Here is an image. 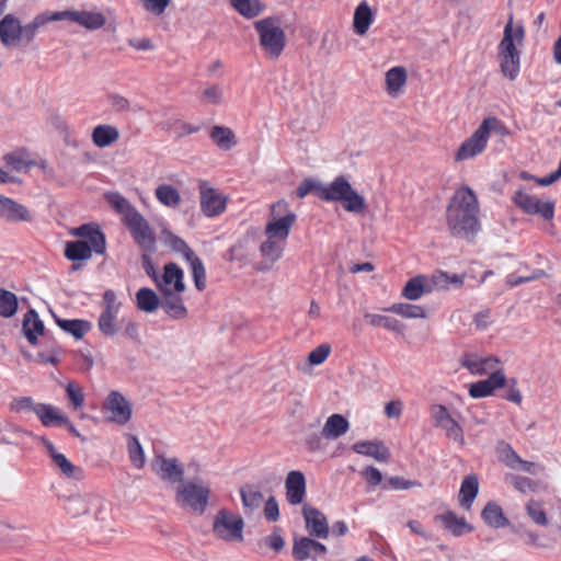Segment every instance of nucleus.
Here are the masks:
<instances>
[{
    "label": "nucleus",
    "mask_w": 561,
    "mask_h": 561,
    "mask_svg": "<svg viewBox=\"0 0 561 561\" xmlns=\"http://www.w3.org/2000/svg\"><path fill=\"white\" fill-rule=\"evenodd\" d=\"M243 508L247 513L257 510L264 502V496L259 488L254 485H244L240 489Z\"/></svg>",
    "instance_id": "nucleus-41"
},
{
    "label": "nucleus",
    "mask_w": 561,
    "mask_h": 561,
    "mask_svg": "<svg viewBox=\"0 0 561 561\" xmlns=\"http://www.w3.org/2000/svg\"><path fill=\"white\" fill-rule=\"evenodd\" d=\"M154 196L160 204L169 208H176L182 202L180 192L170 184H160L154 190Z\"/></svg>",
    "instance_id": "nucleus-39"
},
{
    "label": "nucleus",
    "mask_w": 561,
    "mask_h": 561,
    "mask_svg": "<svg viewBox=\"0 0 561 561\" xmlns=\"http://www.w3.org/2000/svg\"><path fill=\"white\" fill-rule=\"evenodd\" d=\"M124 224L131 232L136 242L146 251H150L154 248L156 238L152 229L144 216L136 210L131 213L130 217L125 219Z\"/></svg>",
    "instance_id": "nucleus-19"
},
{
    "label": "nucleus",
    "mask_w": 561,
    "mask_h": 561,
    "mask_svg": "<svg viewBox=\"0 0 561 561\" xmlns=\"http://www.w3.org/2000/svg\"><path fill=\"white\" fill-rule=\"evenodd\" d=\"M360 473L367 483L373 488H376L382 481V473L376 467L368 466L364 468Z\"/></svg>",
    "instance_id": "nucleus-64"
},
{
    "label": "nucleus",
    "mask_w": 561,
    "mask_h": 561,
    "mask_svg": "<svg viewBox=\"0 0 561 561\" xmlns=\"http://www.w3.org/2000/svg\"><path fill=\"white\" fill-rule=\"evenodd\" d=\"M16 296L11 291L0 289V316L10 318L16 313Z\"/></svg>",
    "instance_id": "nucleus-52"
},
{
    "label": "nucleus",
    "mask_w": 561,
    "mask_h": 561,
    "mask_svg": "<svg viewBox=\"0 0 561 561\" xmlns=\"http://www.w3.org/2000/svg\"><path fill=\"white\" fill-rule=\"evenodd\" d=\"M136 302L140 310L151 313L158 309L160 299L152 289L141 288L136 294Z\"/></svg>",
    "instance_id": "nucleus-47"
},
{
    "label": "nucleus",
    "mask_w": 561,
    "mask_h": 561,
    "mask_svg": "<svg viewBox=\"0 0 561 561\" xmlns=\"http://www.w3.org/2000/svg\"><path fill=\"white\" fill-rule=\"evenodd\" d=\"M61 20L71 21L89 31L99 30L106 22L104 14L95 10H67L49 13L50 22Z\"/></svg>",
    "instance_id": "nucleus-13"
},
{
    "label": "nucleus",
    "mask_w": 561,
    "mask_h": 561,
    "mask_svg": "<svg viewBox=\"0 0 561 561\" xmlns=\"http://www.w3.org/2000/svg\"><path fill=\"white\" fill-rule=\"evenodd\" d=\"M65 511L72 518L91 525H106L111 520V504L101 494L76 493L65 500Z\"/></svg>",
    "instance_id": "nucleus-4"
},
{
    "label": "nucleus",
    "mask_w": 561,
    "mask_h": 561,
    "mask_svg": "<svg viewBox=\"0 0 561 561\" xmlns=\"http://www.w3.org/2000/svg\"><path fill=\"white\" fill-rule=\"evenodd\" d=\"M106 417L110 422L125 425L131 419V404L118 391H112L107 396L103 405Z\"/></svg>",
    "instance_id": "nucleus-18"
},
{
    "label": "nucleus",
    "mask_w": 561,
    "mask_h": 561,
    "mask_svg": "<svg viewBox=\"0 0 561 561\" xmlns=\"http://www.w3.org/2000/svg\"><path fill=\"white\" fill-rule=\"evenodd\" d=\"M435 291L431 275H417L404 285L401 295L408 300H419L424 295Z\"/></svg>",
    "instance_id": "nucleus-26"
},
{
    "label": "nucleus",
    "mask_w": 561,
    "mask_h": 561,
    "mask_svg": "<svg viewBox=\"0 0 561 561\" xmlns=\"http://www.w3.org/2000/svg\"><path fill=\"white\" fill-rule=\"evenodd\" d=\"M302 516L306 522V528L311 536L327 538L329 536V524L322 512L310 506L304 505Z\"/></svg>",
    "instance_id": "nucleus-24"
},
{
    "label": "nucleus",
    "mask_w": 561,
    "mask_h": 561,
    "mask_svg": "<svg viewBox=\"0 0 561 561\" xmlns=\"http://www.w3.org/2000/svg\"><path fill=\"white\" fill-rule=\"evenodd\" d=\"M502 460L510 469L529 474H536L540 469L539 465L522 459L510 446L504 449Z\"/></svg>",
    "instance_id": "nucleus-30"
},
{
    "label": "nucleus",
    "mask_w": 561,
    "mask_h": 561,
    "mask_svg": "<svg viewBox=\"0 0 561 561\" xmlns=\"http://www.w3.org/2000/svg\"><path fill=\"white\" fill-rule=\"evenodd\" d=\"M244 526L240 514L222 507L213 517L211 533L216 539L226 543H241L244 540Z\"/></svg>",
    "instance_id": "nucleus-8"
},
{
    "label": "nucleus",
    "mask_w": 561,
    "mask_h": 561,
    "mask_svg": "<svg viewBox=\"0 0 561 561\" xmlns=\"http://www.w3.org/2000/svg\"><path fill=\"white\" fill-rule=\"evenodd\" d=\"M192 270L193 279L198 290H203L206 287V272L202 261L194 254L192 257L186 260Z\"/></svg>",
    "instance_id": "nucleus-53"
},
{
    "label": "nucleus",
    "mask_w": 561,
    "mask_h": 561,
    "mask_svg": "<svg viewBox=\"0 0 561 561\" xmlns=\"http://www.w3.org/2000/svg\"><path fill=\"white\" fill-rule=\"evenodd\" d=\"M459 365L467 369L472 376H484L494 370H502L497 368L500 359L495 356H484L481 353L469 351L459 356Z\"/></svg>",
    "instance_id": "nucleus-16"
},
{
    "label": "nucleus",
    "mask_w": 561,
    "mask_h": 561,
    "mask_svg": "<svg viewBox=\"0 0 561 561\" xmlns=\"http://www.w3.org/2000/svg\"><path fill=\"white\" fill-rule=\"evenodd\" d=\"M352 449L378 462H387L390 458L389 448L380 440H359L352 446Z\"/></svg>",
    "instance_id": "nucleus-28"
},
{
    "label": "nucleus",
    "mask_w": 561,
    "mask_h": 561,
    "mask_svg": "<svg viewBox=\"0 0 561 561\" xmlns=\"http://www.w3.org/2000/svg\"><path fill=\"white\" fill-rule=\"evenodd\" d=\"M350 428V422L341 414L329 416L322 427L321 434L327 439H337Z\"/></svg>",
    "instance_id": "nucleus-31"
},
{
    "label": "nucleus",
    "mask_w": 561,
    "mask_h": 561,
    "mask_svg": "<svg viewBox=\"0 0 561 561\" xmlns=\"http://www.w3.org/2000/svg\"><path fill=\"white\" fill-rule=\"evenodd\" d=\"M501 123L495 117L485 118L477 130L465 140L456 152V161H465L482 153L486 147L491 131H500Z\"/></svg>",
    "instance_id": "nucleus-11"
},
{
    "label": "nucleus",
    "mask_w": 561,
    "mask_h": 561,
    "mask_svg": "<svg viewBox=\"0 0 561 561\" xmlns=\"http://www.w3.org/2000/svg\"><path fill=\"white\" fill-rule=\"evenodd\" d=\"M152 470L164 482L181 484L184 478V467L178 458L158 456L152 462Z\"/></svg>",
    "instance_id": "nucleus-20"
},
{
    "label": "nucleus",
    "mask_w": 561,
    "mask_h": 561,
    "mask_svg": "<svg viewBox=\"0 0 561 561\" xmlns=\"http://www.w3.org/2000/svg\"><path fill=\"white\" fill-rule=\"evenodd\" d=\"M66 391L73 409H79L83 405L84 393L83 390L78 385H76L75 382H69L66 386Z\"/></svg>",
    "instance_id": "nucleus-61"
},
{
    "label": "nucleus",
    "mask_w": 561,
    "mask_h": 561,
    "mask_svg": "<svg viewBox=\"0 0 561 561\" xmlns=\"http://www.w3.org/2000/svg\"><path fill=\"white\" fill-rule=\"evenodd\" d=\"M331 353V346L329 344H321L312 350L308 355V362L312 366H319L323 364Z\"/></svg>",
    "instance_id": "nucleus-58"
},
{
    "label": "nucleus",
    "mask_w": 561,
    "mask_h": 561,
    "mask_svg": "<svg viewBox=\"0 0 561 561\" xmlns=\"http://www.w3.org/2000/svg\"><path fill=\"white\" fill-rule=\"evenodd\" d=\"M94 251L88 247V241L77 240L66 243L65 256L70 261H85L92 256Z\"/></svg>",
    "instance_id": "nucleus-42"
},
{
    "label": "nucleus",
    "mask_w": 561,
    "mask_h": 561,
    "mask_svg": "<svg viewBox=\"0 0 561 561\" xmlns=\"http://www.w3.org/2000/svg\"><path fill=\"white\" fill-rule=\"evenodd\" d=\"M119 138V131L112 125H99L92 131V140L99 148H105Z\"/></svg>",
    "instance_id": "nucleus-37"
},
{
    "label": "nucleus",
    "mask_w": 561,
    "mask_h": 561,
    "mask_svg": "<svg viewBox=\"0 0 561 561\" xmlns=\"http://www.w3.org/2000/svg\"><path fill=\"white\" fill-rule=\"evenodd\" d=\"M23 332L31 344H36L37 337L44 333V323L34 310L24 316Z\"/></svg>",
    "instance_id": "nucleus-34"
},
{
    "label": "nucleus",
    "mask_w": 561,
    "mask_h": 561,
    "mask_svg": "<svg viewBox=\"0 0 561 561\" xmlns=\"http://www.w3.org/2000/svg\"><path fill=\"white\" fill-rule=\"evenodd\" d=\"M387 485L396 491L408 490L411 488L420 486L421 484L416 481L407 480L402 477H390L387 480Z\"/></svg>",
    "instance_id": "nucleus-63"
},
{
    "label": "nucleus",
    "mask_w": 561,
    "mask_h": 561,
    "mask_svg": "<svg viewBox=\"0 0 561 561\" xmlns=\"http://www.w3.org/2000/svg\"><path fill=\"white\" fill-rule=\"evenodd\" d=\"M479 490L478 478L476 476H468L463 479L459 491V504L465 510L469 511L477 497Z\"/></svg>",
    "instance_id": "nucleus-35"
},
{
    "label": "nucleus",
    "mask_w": 561,
    "mask_h": 561,
    "mask_svg": "<svg viewBox=\"0 0 561 561\" xmlns=\"http://www.w3.org/2000/svg\"><path fill=\"white\" fill-rule=\"evenodd\" d=\"M103 304L104 310L99 318L98 325L103 334L113 336L119 329L117 314L121 310L122 302L113 290H106L103 295Z\"/></svg>",
    "instance_id": "nucleus-15"
},
{
    "label": "nucleus",
    "mask_w": 561,
    "mask_h": 561,
    "mask_svg": "<svg viewBox=\"0 0 561 561\" xmlns=\"http://www.w3.org/2000/svg\"><path fill=\"white\" fill-rule=\"evenodd\" d=\"M70 234L88 241V247L94 253L103 254L105 251V236L95 224H87L70 230Z\"/></svg>",
    "instance_id": "nucleus-23"
},
{
    "label": "nucleus",
    "mask_w": 561,
    "mask_h": 561,
    "mask_svg": "<svg viewBox=\"0 0 561 561\" xmlns=\"http://www.w3.org/2000/svg\"><path fill=\"white\" fill-rule=\"evenodd\" d=\"M431 276L435 291L460 288L465 282V275L449 274L444 271H436Z\"/></svg>",
    "instance_id": "nucleus-36"
},
{
    "label": "nucleus",
    "mask_w": 561,
    "mask_h": 561,
    "mask_svg": "<svg viewBox=\"0 0 561 561\" xmlns=\"http://www.w3.org/2000/svg\"><path fill=\"white\" fill-rule=\"evenodd\" d=\"M199 207L204 216L208 218L220 216L225 213L228 196L219 192L209 182L198 181Z\"/></svg>",
    "instance_id": "nucleus-12"
},
{
    "label": "nucleus",
    "mask_w": 561,
    "mask_h": 561,
    "mask_svg": "<svg viewBox=\"0 0 561 561\" xmlns=\"http://www.w3.org/2000/svg\"><path fill=\"white\" fill-rule=\"evenodd\" d=\"M364 318L371 327L383 328L397 333L403 331V325L396 318L378 313H365Z\"/></svg>",
    "instance_id": "nucleus-46"
},
{
    "label": "nucleus",
    "mask_w": 561,
    "mask_h": 561,
    "mask_svg": "<svg viewBox=\"0 0 561 561\" xmlns=\"http://www.w3.org/2000/svg\"><path fill=\"white\" fill-rule=\"evenodd\" d=\"M36 415L44 426L68 423V416L59 408L50 404L41 403L36 409Z\"/></svg>",
    "instance_id": "nucleus-33"
},
{
    "label": "nucleus",
    "mask_w": 561,
    "mask_h": 561,
    "mask_svg": "<svg viewBox=\"0 0 561 561\" xmlns=\"http://www.w3.org/2000/svg\"><path fill=\"white\" fill-rule=\"evenodd\" d=\"M162 241L173 251L181 253L185 260H188L195 254L182 239L169 231L162 233Z\"/></svg>",
    "instance_id": "nucleus-51"
},
{
    "label": "nucleus",
    "mask_w": 561,
    "mask_h": 561,
    "mask_svg": "<svg viewBox=\"0 0 561 561\" xmlns=\"http://www.w3.org/2000/svg\"><path fill=\"white\" fill-rule=\"evenodd\" d=\"M321 182L306 179L299 183L296 190V194L298 197L304 198L309 193L313 192L320 198V187H322Z\"/></svg>",
    "instance_id": "nucleus-60"
},
{
    "label": "nucleus",
    "mask_w": 561,
    "mask_h": 561,
    "mask_svg": "<svg viewBox=\"0 0 561 561\" xmlns=\"http://www.w3.org/2000/svg\"><path fill=\"white\" fill-rule=\"evenodd\" d=\"M481 516L489 526L494 528H502L508 524V520L504 516L502 508L493 502H490L485 505Z\"/></svg>",
    "instance_id": "nucleus-45"
},
{
    "label": "nucleus",
    "mask_w": 561,
    "mask_h": 561,
    "mask_svg": "<svg viewBox=\"0 0 561 561\" xmlns=\"http://www.w3.org/2000/svg\"><path fill=\"white\" fill-rule=\"evenodd\" d=\"M296 220L297 215L286 201L279 199L271 205L264 228L265 240L260 245L262 261L257 266L259 271H270L282 259L286 241Z\"/></svg>",
    "instance_id": "nucleus-1"
},
{
    "label": "nucleus",
    "mask_w": 561,
    "mask_h": 561,
    "mask_svg": "<svg viewBox=\"0 0 561 561\" xmlns=\"http://www.w3.org/2000/svg\"><path fill=\"white\" fill-rule=\"evenodd\" d=\"M386 311L396 313L404 319H425L426 311L424 307L408 302H398L391 305Z\"/></svg>",
    "instance_id": "nucleus-44"
},
{
    "label": "nucleus",
    "mask_w": 561,
    "mask_h": 561,
    "mask_svg": "<svg viewBox=\"0 0 561 561\" xmlns=\"http://www.w3.org/2000/svg\"><path fill=\"white\" fill-rule=\"evenodd\" d=\"M505 479L516 491L520 493H527L535 490V483L529 478L507 474Z\"/></svg>",
    "instance_id": "nucleus-57"
},
{
    "label": "nucleus",
    "mask_w": 561,
    "mask_h": 561,
    "mask_svg": "<svg viewBox=\"0 0 561 561\" xmlns=\"http://www.w3.org/2000/svg\"><path fill=\"white\" fill-rule=\"evenodd\" d=\"M327 552V547L309 537L295 538L293 556L298 561L307 559L317 560L319 556Z\"/></svg>",
    "instance_id": "nucleus-25"
},
{
    "label": "nucleus",
    "mask_w": 561,
    "mask_h": 561,
    "mask_svg": "<svg viewBox=\"0 0 561 561\" xmlns=\"http://www.w3.org/2000/svg\"><path fill=\"white\" fill-rule=\"evenodd\" d=\"M105 199L115 210L122 215L123 221H125L127 217H130L131 213L137 210L124 196L118 193H106Z\"/></svg>",
    "instance_id": "nucleus-49"
},
{
    "label": "nucleus",
    "mask_w": 561,
    "mask_h": 561,
    "mask_svg": "<svg viewBox=\"0 0 561 561\" xmlns=\"http://www.w3.org/2000/svg\"><path fill=\"white\" fill-rule=\"evenodd\" d=\"M154 283L161 293L164 311L174 319H184L187 310L181 298L185 290L183 271L175 263H169L164 265L162 275L154 277Z\"/></svg>",
    "instance_id": "nucleus-3"
},
{
    "label": "nucleus",
    "mask_w": 561,
    "mask_h": 561,
    "mask_svg": "<svg viewBox=\"0 0 561 561\" xmlns=\"http://www.w3.org/2000/svg\"><path fill=\"white\" fill-rule=\"evenodd\" d=\"M0 218L9 222L31 221L32 215L26 207L0 195Z\"/></svg>",
    "instance_id": "nucleus-27"
},
{
    "label": "nucleus",
    "mask_w": 561,
    "mask_h": 561,
    "mask_svg": "<svg viewBox=\"0 0 561 561\" xmlns=\"http://www.w3.org/2000/svg\"><path fill=\"white\" fill-rule=\"evenodd\" d=\"M233 9L247 19H253L261 14L264 5L259 0H230Z\"/></svg>",
    "instance_id": "nucleus-48"
},
{
    "label": "nucleus",
    "mask_w": 561,
    "mask_h": 561,
    "mask_svg": "<svg viewBox=\"0 0 561 561\" xmlns=\"http://www.w3.org/2000/svg\"><path fill=\"white\" fill-rule=\"evenodd\" d=\"M407 71L403 67H393L386 72V90L392 95L400 94L407 82Z\"/></svg>",
    "instance_id": "nucleus-38"
},
{
    "label": "nucleus",
    "mask_w": 561,
    "mask_h": 561,
    "mask_svg": "<svg viewBox=\"0 0 561 561\" xmlns=\"http://www.w3.org/2000/svg\"><path fill=\"white\" fill-rule=\"evenodd\" d=\"M49 22V13L38 14L25 25H22L15 15L7 14L0 21V42L5 47L14 46L22 42L30 43L33 41L36 32Z\"/></svg>",
    "instance_id": "nucleus-6"
},
{
    "label": "nucleus",
    "mask_w": 561,
    "mask_h": 561,
    "mask_svg": "<svg viewBox=\"0 0 561 561\" xmlns=\"http://www.w3.org/2000/svg\"><path fill=\"white\" fill-rule=\"evenodd\" d=\"M431 421L433 426L445 432V435L455 440L456 443L463 445L465 437L461 426L451 416L448 409L443 404H433L431 407Z\"/></svg>",
    "instance_id": "nucleus-14"
},
{
    "label": "nucleus",
    "mask_w": 561,
    "mask_h": 561,
    "mask_svg": "<svg viewBox=\"0 0 561 561\" xmlns=\"http://www.w3.org/2000/svg\"><path fill=\"white\" fill-rule=\"evenodd\" d=\"M260 36V44L271 58H278L284 50L286 36L280 21L276 18H266L254 23Z\"/></svg>",
    "instance_id": "nucleus-10"
},
{
    "label": "nucleus",
    "mask_w": 561,
    "mask_h": 561,
    "mask_svg": "<svg viewBox=\"0 0 561 561\" xmlns=\"http://www.w3.org/2000/svg\"><path fill=\"white\" fill-rule=\"evenodd\" d=\"M126 439V448L130 463L136 469H142L147 461L144 447L141 446L139 439L131 434H127Z\"/></svg>",
    "instance_id": "nucleus-40"
},
{
    "label": "nucleus",
    "mask_w": 561,
    "mask_h": 561,
    "mask_svg": "<svg viewBox=\"0 0 561 561\" xmlns=\"http://www.w3.org/2000/svg\"><path fill=\"white\" fill-rule=\"evenodd\" d=\"M209 493L208 483L199 479L183 481L175 489V502L180 507L201 515L208 505Z\"/></svg>",
    "instance_id": "nucleus-9"
},
{
    "label": "nucleus",
    "mask_w": 561,
    "mask_h": 561,
    "mask_svg": "<svg viewBox=\"0 0 561 561\" xmlns=\"http://www.w3.org/2000/svg\"><path fill=\"white\" fill-rule=\"evenodd\" d=\"M506 377L504 370L492 371L486 379L469 385V396L473 399H481L492 396L496 389L504 387Z\"/></svg>",
    "instance_id": "nucleus-21"
},
{
    "label": "nucleus",
    "mask_w": 561,
    "mask_h": 561,
    "mask_svg": "<svg viewBox=\"0 0 561 561\" xmlns=\"http://www.w3.org/2000/svg\"><path fill=\"white\" fill-rule=\"evenodd\" d=\"M449 231L457 238L471 240L480 230L479 203L469 187L457 190L447 207Z\"/></svg>",
    "instance_id": "nucleus-2"
},
{
    "label": "nucleus",
    "mask_w": 561,
    "mask_h": 561,
    "mask_svg": "<svg viewBox=\"0 0 561 561\" xmlns=\"http://www.w3.org/2000/svg\"><path fill=\"white\" fill-rule=\"evenodd\" d=\"M163 127L175 134L178 137L191 135L197 131L196 127H193L190 124L182 121H173L165 123Z\"/></svg>",
    "instance_id": "nucleus-62"
},
{
    "label": "nucleus",
    "mask_w": 561,
    "mask_h": 561,
    "mask_svg": "<svg viewBox=\"0 0 561 561\" xmlns=\"http://www.w3.org/2000/svg\"><path fill=\"white\" fill-rule=\"evenodd\" d=\"M140 7L152 15H162L171 3V0H137Z\"/></svg>",
    "instance_id": "nucleus-56"
},
{
    "label": "nucleus",
    "mask_w": 561,
    "mask_h": 561,
    "mask_svg": "<svg viewBox=\"0 0 561 561\" xmlns=\"http://www.w3.org/2000/svg\"><path fill=\"white\" fill-rule=\"evenodd\" d=\"M53 462L59 469V471L69 479L79 480L83 476L82 469L75 466L64 454L55 456Z\"/></svg>",
    "instance_id": "nucleus-50"
},
{
    "label": "nucleus",
    "mask_w": 561,
    "mask_h": 561,
    "mask_svg": "<svg viewBox=\"0 0 561 561\" xmlns=\"http://www.w3.org/2000/svg\"><path fill=\"white\" fill-rule=\"evenodd\" d=\"M320 199L339 202L343 208L353 214L365 213L367 205L364 196L356 192L344 176H337L320 187Z\"/></svg>",
    "instance_id": "nucleus-7"
},
{
    "label": "nucleus",
    "mask_w": 561,
    "mask_h": 561,
    "mask_svg": "<svg viewBox=\"0 0 561 561\" xmlns=\"http://www.w3.org/2000/svg\"><path fill=\"white\" fill-rule=\"evenodd\" d=\"M41 405V403H35L31 398L23 397L19 399H14L10 408L12 411L18 413H26V412H33L36 414V409Z\"/></svg>",
    "instance_id": "nucleus-59"
},
{
    "label": "nucleus",
    "mask_w": 561,
    "mask_h": 561,
    "mask_svg": "<svg viewBox=\"0 0 561 561\" xmlns=\"http://www.w3.org/2000/svg\"><path fill=\"white\" fill-rule=\"evenodd\" d=\"M210 138L222 150H230L237 145L236 135L229 127L214 126Z\"/></svg>",
    "instance_id": "nucleus-43"
},
{
    "label": "nucleus",
    "mask_w": 561,
    "mask_h": 561,
    "mask_svg": "<svg viewBox=\"0 0 561 561\" xmlns=\"http://www.w3.org/2000/svg\"><path fill=\"white\" fill-rule=\"evenodd\" d=\"M286 500L291 505H299L305 501L307 482L305 474L299 470L287 473L285 479Z\"/></svg>",
    "instance_id": "nucleus-22"
},
{
    "label": "nucleus",
    "mask_w": 561,
    "mask_h": 561,
    "mask_svg": "<svg viewBox=\"0 0 561 561\" xmlns=\"http://www.w3.org/2000/svg\"><path fill=\"white\" fill-rule=\"evenodd\" d=\"M435 519L440 522L444 528L456 537L462 536L473 530V527L468 524L463 517H459L453 512H445L439 514L435 517Z\"/></svg>",
    "instance_id": "nucleus-29"
},
{
    "label": "nucleus",
    "mask_w": 561,
    "mask_h": 561,
    "mask_svg": "<svg viewBox=\"0 0 561 561\" xmlns=\"http://www.w3.org/2000/svg\"><path fill=\"white\" fill-rule=\"evenodd\" d=\"M58 324L77 339H81L90 329V324L82 320H58Z\"/></svg>",
    "instance_id": "nucleus-55"
},
{
    "label": "nucleus",
    "mask_w": 561,
    "mask_h": 561,
    "mask_svg": "<svg viewBox=\"0 0 561 561\" xmlns=\"http://www.w3.org/2000/svg\"><path fill=\"white\" fill-rule=\"evenodd\" d=\"M524 27L513 23V19L506 23L503 38L497 47L501 71L510 80L516 79L519 73L520 54L518 47L524 41Z\"/></svg>",
    "instance_id": "nucleus-5"
},
{
    "label": "nucleus",
    "mask_w": 561,
    "mask_h": 561,
    "mask_svg": "<svg viewBox=\"0 0 561 561\" xmlns=\"http://www.w3.org/2000/svg\"><path fill=\"white\" fill-rule=\"evenodd\" d=\"M526 513L528 517L539 526L548 525V517L543 505L539 501L530 500L526 504Z\"/></svg>",
    "instance_id": "nucleus-54"
},
{
    "label": "nucleus",
    "mask_w": 561,
    "mask_h": 561,
    "mask_svg": "<svg viewBox=\"0 0 561 561\" xmlns=\"http://www.w3.org/2000/svg\"><path fill=\"white\" fill-rule=\"evenodd\" d=\"M374 22V13L366 1L360 2L354 12L353 26L357 35L363 36Z\"/></svg>",
    "instance_id": "nucleus-32"
},
{
    "label": "nucleus",
    "mask_w": 561,
    "mask_h": 561,
    "mask_svg": "<svg viewBox=\"0 0 561 561\" xmlns=\"http://www.w3.org/2000/svg\"><path fill=\"white\" fill-rule=\"evenodd\" d=\"M513 201L528 215H540L546 220L553 218L554 203L550 199H539L536 196L519 190L514 194Z\"/></svg>",
    "instance_id": "nucleus-17"
}]
</instances>
